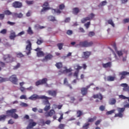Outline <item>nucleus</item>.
Instances as JSON below:
<instances>
[{"mask_svg": "<svg viewBox=\"0 0 129 129\" xmlns=\"http://www.w3.org/2000/svg\"><path fill=\"white\" fill-rule=\"evenodd\" d=\"M17 37V35H16V33L15 32H11L10 36H9V38L10 40H15V38Z\"/></svg>", "mask_w": 129, "mask_h": 129, "instance_id": "b1692460", "label": "nucleus"}, {"mask_svg": "<svg viewBox=\"0 0 129 129\" xmlns=\"http://www.w3.org/2000/svg\"><path fill=\"white\" fill-rule=\"evenodd\" d=\"M81 91L83 96H85V95H86L88 92V91L86 88H82L81 89Z\"/></svg>", "mask_w": 129, "mask_h": 129, "instance_id": "aec40b11", "label": "nucleus"}, {"mask_svg": "<svg viewBox=\"0 0 129 129\" xmlns=\"http://www.w3.org/2000/svg\"><path fill=\"white\" fill-rule=\"evenodd\" d=\"M27 32L29 35H33V34H34V32H33V30L31 27L28 28Z\"/></svg>", "mask_w": 129, "mask_h": 129, "instance_id": "2f4dec72", "label": "nucleus"}, {"mask_svg": "<svg viewBox=\"0 0 129 129\" xmlns=\"http://www.w3.org/2000/svg\"><path fill=\"white\" fill-rule=\"evenodd\" d=\"M53 58V55L51 54H48L42 59V61H48V60H51Z\"/></svg>", "mask_w": 129, "mask_h": 129, "instance_id": "a211bd4d", "label": "nucleus"}, {"mask_svg": "<svg viewBox=\"0 0 129 129\" xmlns=\"http://www.w3.org/2000/svg\"><path fill=\"white\" fill-rule=\"evenodd\" d=\"M44 55H45V54L42 51H38L37 52V57H43V56H44Z\"/></svg>", "mask_w": 129, "mask_h": 129, "instance_id": "cd10ccee", "label": "nucleus"}, {"mask_svg": "<svg viewBox=\"0 0 129 129\" xmlns=\"http://www.w3.org/2000/svg\"><path fill=\"white\" fill-rule=\"evenodd\" d=\"M101 122V119L98 120L95 122V125H98V124H100Z\"/></svg>", "mask_w": 129, "mask_h": 129, "instance_id": "338daca9", "label": "nucleus"}, {"mask_svg": "<svg viewBox=\"0 0 129 129\" xmlns=\"http://www.w3.org/2000/svg\"><path fill=\"white\" fill-rule=\"evenodd\" d=\"M17 57H18V58H22L24 57V55L22 53H18L17 54Z\"/></svg>", "mask_w": 129, "mask_h": 129, "instance_id": "6e6d98bb", "label": "nucleus"}, {"mask_svg": "<svg viewBox=\"0 0 129 129\" xmlns=\"http://www.w3.org/2000/svg\"><path fill=\"white\" fill-rule=\"evenodd\" d=\"M20 66H21V64H20V63H18L16 66L14 67V70H16L18 69V68H20Z\"/></svg>", "mask_w": 129, "mask_h": 129, "instance_id": "864d4df0", "label": "nucleus"}, {"mask_svg": "<svg viewBox=\"0 0 129 129\" xmlns=\"http://www.w3.org/2000/svg\"><path fill=\"white\" fill-rule=\"evenodd\" d=\"M71 71H72V70H71V69H66L65 70L63 71V73L64 72H66V73H69V72H71Z\"/></svg>", "mask_w": 129, "mask_h": 129, "instance_id": "e2e57ef3", "label": "nucleus"}, {"mask_svg": "<svg viewBox=\"0 0 129 129\" xmlns=\"http://www.w3.org/2000/svg\"><path fill=\"white\" fill-rule=\"evenodd\" d=\"M5 15L6 16H11V15H13V13L10 11V10H6L4 12Z\"/></svg>", "mask_w": 129, "mask_h": 129, "instance_id": "4c0bfd02", "label": "nucleus"}, {"mask_svg": "<svg viewBox=\"0 0 129 129\" xmlns=\"http://www.w3.org/2000/svg\"><path fill=\"white\" fill-rule=\"evenodd\" d=\"M75 68H76V70L77 71H79L82 69V67L79 66V64H76V66H75Z\"/></svg>", "mask_w": 129, "mask_h": 129, "instance_id": "a19ab883", "label": "nucleus"}, {"mask_svg": "<svg viewBox=\"0 0 129 129\" xmlns=\"http://www.w3.org/2000/svg\"><path fill=\"white\" fill-rule=\"evenodd\" d=\"M123 24H126V23H129V18H125L123 20Z\"/></svg>", "mask_w": 129, "mask_h": 129, "instance_id": "052dcab7", "label": "nucleus"}, {"mask_svg": "<svg viewBox=\"0 0 129 129\" xmlns=\"http://www.w3.org/2000/svg\"><path fill=\"white\" fill-rule=\"evenodd\" d=\"M84 26L86 27V29H88L89 26H90V22H88L87 23L85 24Z\"/></svg>", "mask_w": 129, "mask_h": 129, "instance_id": "4d7b16f0", "label": "nucleus"}, {"mask_svg": "<svg viewBox=\"0 0 129 129\" xmlns=\"http://www.w3.org/2000/svg\"><path fill=\"white\" fill-rule=\"evenodd\" d=\"M79 13H80V9H79V8L76 7L73 9L72 13L73 15L77 16Z\"/></svg>", "mask_w": 129, "mask_h": 129, "instance_id": "dca6fc26", "label": "nucleus"}, {"mask_svg": "<svg viewBox=\"0 0 129 129\" xmlns=\"http://www.w3.org/2000/svg\"><path fill=\"white\" fill-rule=\"evenodd\" d=\"M55 113V110L51 109L47 113H45V116L46 117H49V116H52V115H54Z\"/></svg>", "mask_w": 129, "mask_h": 129, "instance_id": "2eb2a0df", "label": "nucleus"}, {"mask_svg": "<svg viewBox=\"0 0 129 129\" xmlns=\"http://www.w3.org/2000/svg\"><path fill=\"white\" fill-rule=\"evenodd\" d=\"M107 23L108 24H109V25H111L113 28H114V23H113V21H112L111 19L108 20L107 21Z\"/></svg>", "mask_w": 129, "mask_h": 129, "instance_id": "e433bc0d", "label": "nucleus"}, {"mask_svg": "<svg viewBox=\"0 0 129 129\" xmlns=\"http://www.w3.org/2000/svg\"><path fill=\"white\" fill-rule=\"evenodd\" d=\"M6 118H7V115L3 114L0 115V121L6 120Z\"/></svg>", "mask_w": 129, "mask_h": 129, "instance_id": "f704fd0d", "label": "nucleus"}, {"mask_svg": "<svg viewBox=\"0 0 129 129\" xmlns=\"http://www.w3.org/2000/svg\"><path fill=\"white\" fill-rule=\"evenodd\" d=\"M120 86H121L122 87H124L123 88V91H126L127 92H129V86H128V85L127 84H121Z\"/></svg>", "mask_w": 129, "mask_h": 129, "instance_id": "4468645a", "label": "nucleus"}, {"mask_svg": "<svg viewBox=\"0 0 129 129\" xmlns=\"http://www.w3.org/2000/svg\"><path fill=\"white\" fill-rule=\"evenodd\" d=\"M94 17H95V15L93 13H91L87 17L90 18L89 21H91Z\"/></svg>", "mask_w": 129, "mask_h": 129, "instance_id": "ea45409f", "label": "nucleus"}, {"mask_svg": "<svg viewBox=\"0 0 129 129\" xmlns=\"http://www.w3.org/2000/svg\"><path fill=\"white\" fill-rule=\"evenodd\" d=\"M44 98H47V96H40L37 94H33L28 98L30 100H37V99H44Z\"/></svg>", "mask_w": 129, "mask_h": 129, "instance_id": "423d86ee", "label": "nucleus"}, {"mask_svg": "<svg viewBox=\"0 0 129 129\" xmlns=\"http://www.w3.org/2000/svg\"><path fill=\"white\" fill-rule=\"evenodd\" d=\"M47 10H50V8L49 7H44L41 11H40V14L42 15L44 12H46Z\"/></svg>", "mask_w": 129, "mask_h": 129, "instance_id": "58836bf2", "label": "nucleus"}, {"mask_svg": "<svg viewBox=\"0 0 129 129\" xmlns=\"http://www.w3.org/2000/svg\"><path fill=\"white\" fill-rule=\"evenodd\" d=\"M6 81H8V79L0 77V83H3V82H6Z\"/></svg>", "mask_w": 129, "mask_h": 129, "instance_id": "a18cd8bd", "label": "nucleus"}, {"mask_svg": "<svg viewBox=\"0 0 129 129\" xmlns=\"http://www.w3.org/2000/svg\"><path fill=\"white\" fill-rule=\"evenodd\" d=\"M20 90H21V91L22 92H25L26 91V88H25L24 87H20Z\"/></svg>", "mask_w": 129, "mask_h": 129, "instance_id": "69168bd1", "label": "nucleus"}, {"mask_svg": "<svg viewBox=\"0 0 129 129\" xmlns=\"http://www.w3.org/2000/svg\"><path fill=\"white\" fill-rule=\"evenodd\" d=\"M17 112V109H12L10 110H8L6 111V114L7 116H11L15 119L19 118V115L16 113Z\"/></svg>", "mask_w": 129, "mask_h": 129, "instance_id": "f03ea898", "label": "nucleus"}, {"mask_svg": "<svg viewBox=\"0 0 129 129\" xmlns=\"http://www.w3.org/2000/svg\"><path fill=\"white\" fill-rule=\"evenodd\" d=\"M78 45L80 46V47H82L83 48H87L88 47H91V46L93 45V42L90 41L89 42L87 40H85L80 42Z\"/></svg>", "mask_w": 129, "mask_h": 129, "instance_id": "7ed1b4c3", "label": "nucleus"}, {"mask_svg": "<svg viewBox=\"0 0 129 129\" xmlns=\"http://www.w3.org/2000/svg\"><path fill=\"white\" fill-rule=\"evenodd\" d=\"M9 80L12 82L13 84H15V85H18V78L17 76L15 75L11 76L9 78Z\"/></svg>", "mask_w": 129, "mask_h": 129, "instance_id": "9d476101", "label": "nucleus"}, {"mask_svg": "<svg viewBox=\"0 0 129 129\" xmlns=\"http://www.w3.org/2000/svg\"><path fill=\"white\" fill-rule=\"evenodd\" d=\"M77 117H81V116H82V115H84V113H83V111L80 110H78L77 111Z\"/></svg>", "mask_w": 129, "mask_h": 129, "instance_id": "4be33fe9", "label": "nucleus"}, {"mask_svg": "<svg viewBox=\"0 0 129 129\" xmlns=\"http://www.w3.org/2000/svg\"><path fill=\"white\" fill-rule=\"evenodd\" d=\"M47 93L49 95L53 96V97H56L57 95V90H48L47 91Z\"/></svg>", "mask_w": 129, "mask_h": 129, "instance_id": "f8f14e48", "label": "nucleus"}, {"mask_svg": "<svg viewBox=\"0 0 129 129\" xmlns=\"http://www.w3.org/2000/svg\"><path fill=\"white\" fill-rule=\"evenodd\" d=\"M44 99H45V100L43 101V102L44 104L46 105L44 108V111H48V110H49L50 108H51V104H50V103L49 102L48 99H52V98L46 97V98H44Z\"/></svg>", "mask_w": 129, "mask_h": 129, "instance_id": "20e7f679", "label": "nucleus"}, {"mask_svg": "<svg viewBox=\"0 0 129 129\" xmlns=\"http://www.w3.org/2000/svg\"><path fill=\"white\" fill-rule=\"evenodd\" d=\"M126 97L125 96H124L123 95H119V98L121 99H126Z\"/></svg>", "mask_w": 129, "mask_h": 129, "instance_id": "bf43d9fd", "label": "nucleus"}, {"mask_svg": "<svg viewBox=\"0 0 129 129\" xmlns=\"http://www.w3.org/2000/svg\"><path fill=\"white\" fill-rule=\"evenodd\" d=\"M55 66L57 69H61V68L63 67V64H62V62H57L55 64Z\"/></svg>", "mask_w": 129, "mask_h": 129, "instance_id": "bb28decb", "label": "nucleus"}, {"mask_svg": "<svg viewBox=\"0 0 129 129\" xmlns=\"http://www.w3.org/2000/svg\"><path fill=\"white\" fill-rule=\"evenodd\" d=\"M129 108V104H126L124 105L123 108H117L118 113H116L114 115V117H120L121 118L123 116V112L125 110V108Z\"/></svg>", "mask_w": 129, "mask_h": 129, "instance_id": "f257e3e1", "label": "nucleus"}, {"mask_svg": "<svg viewBox=\"0 0 129 129\" xmlns=\"http://www.w3.org/2000/svg\"><path fill=\"white\" fill-rule=\"evenodd\" d=\"M48 20H49V21L51 22H57V20H56L55 17L52 16L48 17Z\"/></svg>", "mask_w": 129, "mask_h": 129, "instance_id": "c85d7f7f", "label": "nucleus"}, {"mask_svg": "<svg viewBox=\"0 0 129 129\" xmlns=\"http://www.w3.org/2000/svg\"><path fill=\"white\" fill-rule=\"evenodd\" d=\"M89 123H86L84 124V125L83 126V129H88V127H89Z\"/></svg>", "mask_w": 129, "mask_h": 129, "instance_id": "c03bdc74", "label": "nucleus"}, {"mask_svg": "<svg viewBox=\"0 0 129 129\" xmlns=\"http://www.w3.org/2000/svg\"><path fill=\"white\" fill-rule=\"evenodd\" d=\"M63 114L62 113L60 114V116L58 119V121H59V122H61L62 119H63Z\"/></svg>", "mask_w": 129, "mask_h": 129, "instance_id": "680f3d73", "label": "nucleus"}, {"mask_svg": "<svg viewBox=\"0 0 129 129\" xmlns=\"http://www.w3.org/2000/svg\"><path fill=\"white\" fill-rule=\"evenodd\" d=\"M119 75H121L120 80H122V79H124V78H125V76H126V75H129V72L123 71L120 73Z\"/></svg>", "mask_w": 129, "mask_h": 129, "instance_id": "ddd939ff", "label": "nucleus"}, {"mask_svg": "<svg viewBox=\"0 0 129 129\" xmlns=\"http://www.w3.org/2000/svg\"><path fill=\"white\" fill-rule=\"evenodd\" d=\"M102 66L103 68H108L111 67V62L109 61L106 63H103Z\"/></svg>", "mask_w": 129, "mask_h": 129, "instance_id": "393cba45", "label": "nucleus"}, {"mask_svg": "<svg viewBox=\"0 0 129 129\" xmlns=\"http://www.w3.org/2000/svg\"><path fill=\"white\" fill-rule=\"evenodd\" d=\"M27 43L28 44L26 47V50L28 51L27 54V55H30V54H31V51H32V43L30 41H28Z\"/></svg>", "mask_w": 129, "mask_h": 129, "instance_id": "9b49d317", "label": "nucleus"}, {"mask_svg": "<svg viewBox=\"0 0 129 129\" xmlns=\"http://www.w3.org/2000/svg\"><path fill=\"white\" fill-rule=\"evenodd\" d=\"M59 10H64L65 9V5L64 4H61L59 5Z\"/></svg>", "mask_w": 129, "mask_h": 129, "instance_id": "8fccbe9b", "label": "nucleus"}, {"mask_svg": "<svg viewBox=\"0 0 129 129\" xmlns=\"http://www.w3.org/2000/svg\"><path fill=\"white\" fill-rule=\"evenodd\" d=\"M117 54L119 57H120V56H122L123 55V53L122 52V50H118L117 51Z\"/></svg>", "mask_w": 129, "mask_h": 129, "instance_id": "49530a36", "label": "nucleus"}, {"mask_svg": "<svg viewBox=\"0 0 129 129\" xmlns=\"http://www.w3.org/2000/svg\"><path fill=\"white\" fill-rule=\"evenodd\" d=\"M20 99H25V100H27L28 98H27V96L25 95H22L20 97Z\"/></svg>", "mask_w": 129, "mask_h": 129, "instance_id": "603ef678", "label": "nucleus"}, {"mask_svg": "<svg viewBox=\"0 0 129 129\" xmlns=\"http://www.w3.org/2000/svg\"><path fill=\"white\" fill-rule=\"evenodd\" d=\"M7 24L8 25H10V26H14V25H16V23L15 22H12L11 21H8Z\"/></svg>", "mask_w": 129, "mask_h": 129, "instance_id": "13d9d810", "label": "nucleus"}, {"mask_svg": "<svg viewBox=\"0 0 129 129\" xmlns=\"http://www.w3.org/2000/svg\"><path fill=\"white\" fill-rule=\"evenodd\" d=\"M106 4H107V2H106V1H102L99 5V7H103V6H106Z\"/></svg>", "mask_w": 129, "mask_h": 129, "instance_id": "79ce46f5", "label": "nucleus"}, {"mask_svg": "<svg viewBox=\"0 0 129 129\" xmlns=\"http://www.w3.org/2000/svg\"><path fill=\"white\" fill-rule=\"evenodd\" d=\"M7 30L6 29H4L1 31V34H3V35H6L7 34Z\"/></svg>", "mask_w": 129, "mask_h": 129, "instance_id": "09e8293b", "label": "nucleus"}, {"mask_svg": "<svg viewBox=\"0 0 129 129\" xmlns=\"http://www.w3.org/2000/svg\"><path fill=\"white\" fill-rule=\"evenodd\" d=\"M26 3L28 5H33L34 4V1H26Z\"/></svg>", "mask_w": 129, "mask_h": 129, "instance_id": "3c124183", "label": "nucleus"}, {"mask_svg": "<svg viewBox=\"0 0 129 129\" xmlns=\"http://www.w3.org/2000/svg\"><path fill=\"white\" fill-rule=\"evenodd\" d=\"M90 18L88 17H86L84 18H83L81 20V22L82 23V24H84L85 23H86V22H87V21H90Z\"/></svg>", "mask_w": 129, "mask_h": 129, "instance_id": "473e14b6", "label": "nucleus"}, {"mask_svg": "<svg viewBox=\"0 0 129 129\" xmlns=\"http://www.w3.org/2000/svg\"><path fill=\"white\" fill-rule=\"evenodd\" d=\"M48 79L47 78H43L42 80H39L37 81L35 84L36 86H39V85H43L44 84H47V82Z\"/></svg>", "mask_w": 129, "mask_h": 129, "instance_id": "1a4fd4ad", "label": "nucleus"}, {"mask_svg": "<svg viewBox=\"0 0 129 129\" xmlns=\"http://www.w3.org/2000/svg\"><path fill=\"white\" fill-rule=\"evenodd\" d=\"M84 54V56L83 57L85 58V59H87L89 58V56L91 55V52L90 51H86L83 52Z\"/></svg>", "mask_w": 129, "mask_h": 129, "instance_id": "412c9836", "label": "nucleus"}, {"mask_svg": "<svg viewBox=\"0 0 129 129\" xmlns=\"http://www.w3.org/2000/svg\"><path fill=\"white\" fill-rule=\"evenodd\" d=\"M4 60L6 63H12V62L16 61V58H14L11 54H6L4 56Z\"/></svg>", "mask_w": 129, "mask_h": 129, "instance_id": "39448f33", "label": "nucleus"}, {"mask_svg": "<svg viewBox=\"0 0 129 129\" xmlns=\"http://www.w3.org/2000/svg\"><path fill=\"white\" fill-rule=\"evenodd\" d=\"M0 19L1 20H4L5 19V14H0Z\"/></svg>", "mask_w": 129, "mask_h": 129, "instance_id": "774afa93", "label": "nucleus"}, {"mask_svg": "<svg viewBox=\"0 0 129 129\" xmlns=\"http://www.w3.org/2000/svg\"><path fill=\"white\" fill-rule=\"evenodd\" d=\"M37 125V122L34 121L33 119H30L29 120V124L26 127V129H32L34 126Z\"/></svg>", "mask_w": 129, "mask_h": 129, "instance_id": "0eeeda50", "label": "nucleus"}, {"mask_svg": "<svg viewBox=\"0 0 129 129\" xmlns=\"http://www.w3.org/2000/svg\"><path fill=\"white\" fill-rule=\"evenodd\" d=\"M115 80V77L109 76L107 77V81H114Z\"/></svg>", "mask_w": 129, "mask_h": 129, "instance_id": "a878e982", "label": "nucleus"}, {"mask_svg": "<svg viewBox=\"0 0 129 129\" xmlns=\"http://www.w3.org/2000/svg\"><path fill=\"white\" fill-rule=\"evenodd\" d=\"M20 106H22V107H28V106H29V105H28V104H27L26 103L21 102L20 103Z\"/></svg>", "mask_w": 129, "mask_h": 129, "instance_id": "37998d69", "label": "nucleus"}, {"mask_svg": "<svg viewBox=\"0 0 129 129\" xmlns=\"http://www.w3.org/2000/svg\"><path fill=\"white\" fill-rule=\"evenodd\" d=\"M64 45V43H59L57 44V46L59 49V50H62L63 49V46Z\"/></svg>", "mask_w": 129, "mask_h": 129, "instance_id": "7c9ffc66", "label": "nucleus"}, {"mask_svg": "<svg viewBox=\"0 0 129 129\" xmlns=\"http://www.w3.org/2000/svg\"><path fill=\"white\" fill-rule=\"evenodd\" d=\"M42 43H44V40L42 39V38H40L39 39H37L36 42V44H37V45H41Z\"/></svg>", "mask_w": 129, "mask_h": 129, "instance_id": "72a5a7b5", "label": "nucleus"}, {"mask_svg": "<svg viewBox=\"0 0 129 129\" xmlns=\"http://www.w3.org/2000/svg\"><path fill=\"white\" fill-rule=\"evenodd\" d=\"M93 97L94 99L98 98L99 99H100V100H102L103 98L102 95H101V94L100 93L93 95Z\"/></svg>", "mask_w": 129, "mask_h": 129, "instance_id": "6ab92c4d", "label": "nucleus"}, {"mask_svg": "<svg viewBox=\"0 0 129 129\" xmlns=\"http://www.w3.org/2000/svg\"><path fill=\"white\" fill-rule=\"evenodd\" d=\"M96 118H97L96 116H94L93 118H89L88 121V122H93L94 120H96Z\"/></svg>", "mask_w": 129, "mask_h": 129, "instance_id": "c756f323", "label": "nucleus"}, {"mask_svg": "<svg viewBox=\"0 0 129 129\" xmlns=\"http://www.w3.org/2000/svg\"><path fill=\"white\" fill-rule=\"evenodd\" d=\"M12 7L15 9H21L23 7V3L19 1H15L13 3Z\"/></svg>", "mask_w": 129, "mask_h": 129, "instance_id": "6e6552de", "label": "nucleus"}, {"mask_svg": "<svg viewBox=\"0 0 129 129\" xmlns=\"http://www.w3.org/2000/svg\"><path fill=\"white\" fill-rule=\"evenodd\" d=\"M78 74H79V71H76L74 74V76L76 77V78H78Z\"/></svg>", "mask_w": 129, "mask_h": 129, "instance_id": "5fc2aeb1", "label": "nucleus"}, {"mask_svg": "<svg viewBox=\"0 0 129 129\" xmlns=\"http://www.w3.org/2000/svg\"><path fill=\"white\" fill-rule=\"evenodd\" d=\"M23 14L22 13H19L18 14L17 13H12V16L14 18H18L19 19H21V18H23Z\"/></svg>", "mask_w": 129, "mask_h": 129, "instance_id": "f3484780", "label": "nucleus"}, {"mask_svg": "<svg viewBox=\"0 0 129 129\" xmlns=\"http://www.w3.org/2000/svg\"><path fill=\"white\" fill-rule=\"evenodd\" d=\"M116 103V100L115 98H111L109 101L110 105H114Z\"/></svg>", "mask_w": 129, "mask_h": 129, "instance_id": "5701e85b", "label": "nucleus"}, {"mask_svg": "<svg viewBox=\"0 0 129 129\" xmlns=\"http://www.w3.org/2000/svg\"><path fill=\"white\" fill-rule=\"evenodd\" d=\"M94 35H95V33H94V32L91 31L88 33V36L89 37H93Z\"/></svg>", "mask_w": 129, "mask_h": 129, "instance_id": "de8ad7c7", "label": "nucleus"}, {"mask_svg": "<svg viewBox=\"0 0 129 129\" xmlns=\"http://www.w3.org/2000/svg\"><path fill=\"white\" fill-rule=\"evenodd\" d=\"M0 66L3 68L6 67V63L3 61H0Z\"/></svg>", "mask_w": 129, "mask_h": 129, "instance_id": "0e129e2a", "label": "nucleus"}, {"mask_svg": "<svg viewBox=\"0 0 129 129\" xmlns=\"http://www.w3.org/2000/svg\"><path fill=\"white\" fill-rule=\"evenodd\" d=\"M115 112V109H113L110 111L106 112V114L107 115H109L110 114H112V113H114Z\"/></svg>", "mask_w": 129, "mask_h": 129, "instance_id": "c9c22d12", "label": "nucleus"}]
</instances>
